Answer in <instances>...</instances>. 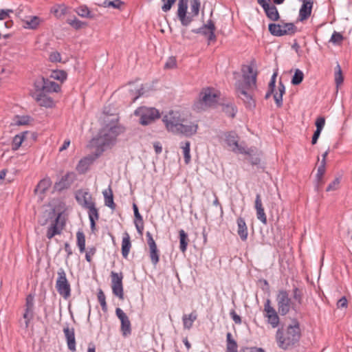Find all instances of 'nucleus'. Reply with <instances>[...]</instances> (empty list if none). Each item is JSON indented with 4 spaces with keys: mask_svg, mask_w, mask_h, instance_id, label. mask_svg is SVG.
<instances>
[{
    "mask_svg": "<svg viewBox=\"0 0 352 352\" xmlns=\"http://www.w3.org/2000/svg\"><path fill=\"white\" fill-rule=\"evenodd\" d=\"M124 132V128L117 122L107 124L98 133L97 138L92 140L96 147V157L104 151L111 148L116 142L117 137Z\"/></svg>",
    "mask_w": 352,
    "mask_h": 352,
    "instance_id": "nucleus-1",
    "label": "nucleus"
},
{
    "mask_svg": "<svg viewBox=\"0 0 352 352\" xmlns=\"http://www.w3.org/2000/svg\"><path fill=\"white\" fill-rule=\"evenodd\" d=\"M302 333L300 322L296 319H293L292 323L285 327L278 328L276 332L275 338L278 346L287 351L298 344Z\"/></svg>",
    "mask_w": 352,
    "mask_h": 352,
    "instance_id": "nucleus-2",
    "label": "nucleus"
},
{
    "mask_svg": "<svg viewBox=\"0 0 352 352\" xmlns=\"http://www.w3.org/2000/svg\"><path fill=\"white\" fill-rule=\"evenodd\" d=\"M248 73L243 71V80L236 82V91L238 96L244 102L246 107L252 108L255 107V102L252 98L251 91L256 87L257 72H254L252 66H247Z\"/></svg>",
    "mask_w": 352,
    "mask_h": 352,
    "instance_id": "nucleus-3",
    "label": "nucleus"
},
{
    "mask_svg": "<svg viewBox=\"0 0 352 352\" xmlns=\"http://www.w3.org/2000/svg\"><path fill=\"white\" fill-rule=\"evenodd\" d=\"M219 96L217 91L210 87L204 88L199 94V100L195 102L193 108L197 111L205 110L217 103Z\"/></svg>",
    "mask_w": 352,
    "mask_h": 352,
    "instance_id": "nucleus-4",
    "label": "nucleus"
},
{
    "mask_svg": "<svg viewBox=\"0 0 352 352\" xmlns=\"http://www.w3.org/2000/svg\"><path fill=\"white\" fill-rule=\"evenodd\" d=\"M135 115L140 117L139 122L143 126L150 124L160 116L159 111L155 108L145 107L137 109Z\"/></svg>",
    "mask_w": 352,
    "mask_h": 352,
    "instance_id": "nucleus-5",
    "label": "nucleus"
},
{
    "mask_svg": "<svg viewBox=\"0 0 352 352\" xmlns=\"http://www.w3.org/2000/svg\"><path fill=\"white\" fill-rule=\"evenodd\" d=\"M34 87L35 91L45 94L58 93L60 91V86L58 83L43 76L38 77L35 80Z\"/></svg>",
    "mask_w": 352,
    "mask_h": 352,
    "instance_id": "nucleus-6",
    "label": "nucleus"
},
{
    "mask_svg": "<svg viewBox=\"0 0 352 352\" xmlns=\"http://www.w3.org/2000/svg\"><path fill=\"white\" fill-rule=\"evenodd\" d=\"M58 278L56 283V288L58 294L64 298H68L71 295V287L67 280L66 274L63 268H60L57 272Z\"/></svg>",
    "mask_w": 352,
    "mask_h": 352,
    "instance_id": "nucleus-7",
    "label": "nucleus"
},
{
    "mask_svg": "<svg viewBox=\"0 0 352 352\" xmlns=\"http://www.w3.org/2000/svg\"><path fill=\"white\" fill-rule=\"evenodd\" d=\"M162 120L167 130L175 133L178 132V128L182 121H184V119L181 118L179 112L172 111L168 114L164 116Z\"/></svg>",
    "mask_w": 352,
    "mask_h": 352,
    "instance_id": "nucleus-8",
    "label": "nucleus"
},
{
    "mask_svg": "<svg viewBox=\"0 0 352 352\" xmlns=\"http://www.w3.org/2000/svg\"><path fill=\"white\" fill-rule=\"evenodd\" d=\"M278 313L281 316L287 315L290 310L292 300L286 290H279L276 296Z\"/></svg>",
    "mask_w": 352,
    "mask_h": 352,
    "instance_id": "nucleus-9",
    "label": "nucleus"
},
{
    "mask_svg": "<svg viewBox=\"0 0 352 352\" xmlns=\"http://www.w3.org/2000/svg\"><path fill=\"white\" fill-rule=\"evenodd\" d=\"M111 289L113 294L120 300L124 299V290L122 280L124 278L122 272H111Z\"/></svg>",
    "mask_w": 352,
    "mask_h": 352,
    "instance_id": "nucleus-10",
    "label": "nucleus"
},
{
    "mask_svg": "<svg viewBox=\"0 0 352 352\" xmlns=\"http://www.w3.org/2000/svg\"><path fill=\"white\" fill-rule=\"evenodd\" d=\"M45 214L47 215L48 219H52V224L48 228L46 236L49 239H52L55 235L61 233L62 228L58 227V223L60 219V214L56 215L54 210L50 211H45Z\"/></svg>",
    "mask_w": 352,
    "mask_h": 352,
    "instance_id": "nucleus-11",
    "label": "nucleus"
},
{
    "mask_svg": "<svg viewBox=\"0 0 352 352\" xmlns=\"http://www.w3.org/2000/svg\"><path fill=\"white\" fill-rule=\"evenodd\" d=\"M226 142L228 146L232 148V151L235 153L241 154L250 155V152H252V148L245 149V148L239 144V138L236 133L230 132L226 135Z\"/></svg>",
    "mask_w": 352,
    "mask_h": 352,
    "instance_id": "nucleus-12",
    "label": "nucleus"
},
{
    "mask_svg": "<svg viewBox=\"0 0 352 352\" xmlns=\"http://www.w3.org/2000/svg\"><path fill=\"white\" fill-rule=\"evenodd\" d=\"M265 317L272 328H276L280 322L279 316L275 309L271 306V300L267 299L264 304Z\"/></svg>",
    "mask_w": 352,
    "mask_h": 352,
    "instance_id": "nucleus-13",
    "label": "nucleus"
},
{
    "mask_svg": "<svg viewBox=\"0 0 352 352\" xmlns=\"http://www.w3.org/2000/svg\"><path fill=\"white\" fill-rule=\"evenodd\" d=\"M116 314L120 320V331L122 336L124 338L129 336L131 334L132 329L129 317L122 311V309L119 307L116 309Z\"/></svg>",
    "mask_w": 352,
    "mask_h": 352,
    "instance_id": "nucleus-14",
    "label": "nucleus"
},
{
    "mask_svg": "<svg viewBox=\"0 0 352 352\" xmlns=\"http://www.w3.org/2000/svg\"><path fill=\"white\" fill-rule=\"evenodd\" d=\"M32 98L36 101L40 107L52 108L54 106V101L47 94L36 91L32 94Z\"/></svg>",
    "mask_w": 352,
    "mask_h": 352,
    "instance_id": "nucleus-15",
    "label": "nucleus"
},
{
    "mask_svg": "<svg viewBox=\"0 0 352 352\" xmlns=\"http://www.w3.org/2000/svg\"><path fill=\"white\" fill-rule=\"evenodd\" d=\"M184 121H182L180 126L178 128V132H175V134H182L186 137H190L195 135L198 129V125L197 124L189 122L184 123Z\"/></svg>",
    "mask_w": 352,
    "mask_h": 352,
    "instance_id": "nucleus-16",
    "label": "nucleus"
},
{
    "mask_svg": "<svg viewBox=\"0 0 352 352\" xmlns=\"http://www.w3.org/2000/svg\"><path fill=\"white\" fill-rule=\"evenodd\" d=\"M75 179L76 175L74 173H67L61 178V179L58 182L56 183L55 187L58 190H62L63 189L68 188L69 187H70L71 184L74 182Z\"/></svg>",
    "mask_w": 352,
    "mask_h": 352,
    "instance_id": "nucleus-17",
    "label": "nucleus"
},
{
    "mask_svg": "<svg viewBox=\"0 0 352 352\" xmlns=\"http://www.w3.org/2000/svg\"><path fill=\"white\" fill-rule=\"evenodd\" d=\"M76 198L79 203L82 201V206L86 209L91 205L95 204V202L93 201L91 195L87 190H78Z\"/></svg>",
    "mask_w": 352,
    "mask_h": 352,
    "instance_id": "nucleus-18",
    "label": "nucleus"
},
{
    "mask_svg": "<svg viewBox=\"0 0 352 352\" xmlns=\"http://www.w3.org/2000/svg\"><path fill=\"white\" fill-rule=\"evenodd\" d=\"M63 332L67 340V347L72 352H75L76 348V339L74 328H69L68 326L63 328Z\"/></svg>",
    "mask_w": 352,
    "mask_h": 352,
    "instance_id": "nucleus-19",
    "label": "nucleus"
},
{
    "mask_svg": "<svg viewBox=\"0 0 352 352\" xmlns=\"http://www.w3.org/2000/svg\"><path fill=\"white\" fill-rule=\"evenodd\" d=\"M254 208L256 211V217L257 219L261 221L263 224H267V217L264 211V208L263 207L261 196L260 194H257L256 195V199L254 201Z\"/></svg>",
    "mask_w": 352,
    "mask_h": 352,
    "instance_id": "nucleus-20",
    "label": "nucleus"
},
{
    "mask_svg": "<svg viewBox=\"0 0 352 352\" xmlns=\"http://www.w3.org/2000/svg\"><path fill=\"white\" fill-rule=\"evenodd\" d=\"M302 5L299 11V21H303L307 19L311 13L313 1L311 0H301Z\"/></svg>",
    "mask_w": 352,
    "mask_h": 352,
    "instance_id": "nucleus-21",
    "label": "nucleus"
},
{
    "mask_svg": "<svg viewBox=\"0 0 352 352\" xmlns=\"http://www.w3.org/2000/svg\"><path fill=\"white\" fill-rule=\"evenodd\" d=\"M87 209L88 210V216L90 221V228L91 231L94 232L96 230V221L99 219L100 217L99 212L96 207V204L91 205Z\"/></svg>",
    "mask_w": 352,
    "mask_h": 352,
    "instance_id": "nucleus-22",
    "label": "nucleus"
},
{
    "mask_svg": "<svg viewBox=\"0 0 352 352\" xmlns=\"http://www.w3.org/2000/svg\"><path fill=\"white\" fill-rule=\"evenodd\" d=\"M237 234L243 241H245L248 236V226L243 217H239L236 220Z\"/></svg>",
    "mask_w": 352,
    "mask_h": 352,
    "instance_id": "nucleus-23",
    "label": "nucleus"
},
{
    "mask_svg": "<svg viewBox=\"0 0 352 352\" xmlns=\"http://www.w3.org/2000/svg\"><path fill=\"white\" fill-rule=\"evenodd\" d=\"M95 158L96 157L92 156H87L81 159L76 166L77 171L80 174L85 173L88 170L90 165L94 161Z\"/></svg>",
    "mask_w": 352,
    "mask_h": 352,
    "instance_id": "nucleus-24",
    "label": "nucleus"
},
{
    "mask_svg": "<svg viewBox=\"0 0 352 352\" xmlns=\"http://www.w3.org/2000/svg\"><path fill=\"white\" fill-rule=\"evenodd\" d=\"M131 248V243L130 240V236L128 232H125L123 234L122 241V255L124 258H126L130 249Z\"/></svg>",
    "mask_w": 352,
    "mask_h": 352,
    "instance_id": "nucleus-25",
    "label": "nucleus"
},
{
    "mask_svg": "<svg viewBox=\"0 0 352 352\" xmlns=\"http://www.w3.org/2000/svg\"><path fill=\"white\" fill-rule=\"evenodd\" d=\"M264 11L267 18L273 21H276L280 19V15L276 7L272 4H269L265 8Z\"/></svg>",
    "mask_w": 352,
    "mask_h": 352,
    "instance_id": "nucleus-26",
    "label": "nucleus"
},
{
    "mask_svg": "<svg viewBox=\"0 0 352 352\" xmlns=\"http://www.w3.org/2000/svg\"><path fill=\"white\" fill-rule=\"evenodd\" d=\"M197 318V314L195 311H192L190 314H184L182 317L184 328L190 329L192 327L194 321Z\"/></svg>",
    "mask_w": 352,
    "mask_h": 352,
    "instance_id": "nucleus-27",
    "label": "nucleus"
},
{
    "mask_svg": "<svg viewBox=\"0 0 352 352\" xmlns=\"http://www.w3.org/2000/svg\"><path fill=\"white\" fill-rule=\"evenodd\" d=\"M278 92L274 94V99L276 104L278 107H280L283 105V96L285 93V87L283 82L280 80L278 86Z\"/></svg>",
    "mask_w": 352,
    "mask_h": 352,
    "instance_id": "nucleus-28",
    "label": "nucleus"
},
{
    "mask_svg": "<svg viewBox=\"0 0 352 352\" xmlns=\"http://www.w3.org/2000/svg\"><path fill=\"white\" fill-rule=\"evenodd\" d=\"M52 182L50 179L45 178L41 179L37 184L34 192L36 193L44 194L51 186Z\"/></svg>",
    "mask_w": 352,
    "mask_h": 352,
    "instance_id": "nucleus-29",
    "label": "nucleus"
},
{
    "mask_svg": "<svg viewBox=\"0 0 352 352\" xmlns=\"http://www.w3.org/2000/svg\"><path fill=\"white\" fill-rule=\"evenodd\" d=\"M102 193L104 198L105 206H108L113 210H115L116 208V204L113 201V195L111 188L109 187L108 190H106L103 191Z\"/></svg>",
    "mask_w": 352,
    "mask_h": 352,
    "instance_id": "nucleus-30",
    "label": "nucleus"
},
{
    "mask_svg": "<svg viewBox=\"0 0 352 352\" xmlns=\"http://www.w3.org/2000/svg\"><path fill=\"white\" fill-rule=\"evenodd\" d=\"M226 342V352H238L237 343L232 338V336L230 332L227 333Z\"/></svg>",
    "mask_w": 352,
    "mask_h": 352,
    "instance_id": "nucleus-31",
    "label": "nucleus"
},
{
    "mask_svg": "<svg viewBox=\"0 0 352 352\" xmlns=\"http://www.w3.org/2000/svg\"><path fill=\"white\" fill-rule=\"evenodd\" d=\"M68 7H67L65 4H59L53 7L52 12L54 13L56 18L60 19L68 13Z\"/></svg>",
    "mask_w": 352,
    "mask_h": 352,
    "instance_id": "nucleus-32",
    "label": "nucleus"
},
{
    "mask_svg": "<svg viewBox=\"0 0 352 352\" xmlns=\"http://www.w3.org/2000/svg\"><path fill=\"white\" fill-rule=\"evenodd\" d=\"M179 250L182 252H186L187 250V246L189 242L188 234L185 232L184 230H180L179 231Z\"/></svg>",
    "mask_w": 352,
    "mask_h": 352,
    "instance_id": "nucleus-33",
    "label": "nucleus"
},
{
    "mask_svg": "<svg viewBox=\"0 0 352 352\" xmlns=\"http://www.w3.org/2000/svg\"><path fill=\"white\" fill-rule=\"evenodd\" d=\"M326 164H324V160H321L320 164L318 168L316 174L317 186L316 188L318 189L320 186L323 184L322 177L325 173Z\"/></svg>",
    "mask_w": 352,
    "mask_h": 352,
    "instance_id": "nucleus-34",
    "label": "nucleus"
},
{
    "mask_svg": "<svg viewBox=\"0 0 352 352\" xmlns=\"http://www.w3.org/2000/svg\"><path fill=\"white\" fill-rule=\"evenodd\" d=\"M27 133H28L27 131L23 132L20 134L16 135L14 137L12 143V149L13 151H16L19 148V147L21 146L22 142H23V140L25 139V136L26 135Z\"/></svg>",
    "mask_w": 352,
    "mask_h": 352,
    "instance_id": "nucleus-35",
    "label": "nucleus"
},
{
    "mask_svg": "<svg viewBox=\"0 0 352 352\" xmlns=\"http://www.w3.org/2000/svg\"><path fill=\"white\" fill-rule=\"evenodd\" d=\"M268 30L270 34L275 36H284V33L282 29V25L277 23H270L268 25Z\"/></svg>",
    "mask_w": 352,
    "mask_h": 352,
    "instance_id": "nucleus-36",
    "label": "nucleus"
},
{
    "mask_svg": "<svg viewBox=\"0 0 352 352\" xmlns=\"http://www.w3.org/2000/svg\"><path fill=\"white\" fill-rule=\"evenodd\" d=\"M149 248V257L153 265H156L160 261V250L157 245Z\"/></svg>",
    "mask_w": 352,
    "mask_h": 352,
    "instance_id": "nucleus-37",
    "label": "nucleus"
},
{
    "mask_svg": "<svg viewBox=\"0 0 352 352\" xmlns=\"http://www.w3.org/2000/svg\"><path fill=\"white\" fill-rule=\"evenodd\" d=\"M335 83L336 85L337 89H338L339 86L342 84L344 81V77L342 75V72L341 67L338 63H337V65L335 67Z\"/></svg>",
    "mask_w": 352,
    "mask_h": 352,
    "instance_id": "nucleus-38",
    "label": "nucleus"
},
{
    "mask_svg": "<svg viewBox=\"0 0 352 352\" xmlns=\"http://www.w3.org/2000/svg\"><path fill=\"white\" fill-rule=\"evenodd\" d=\"M77 245L80 253L85 252V236L82 231H78L76 233Z\"/></svg>",
    "mask_w": 352,
    "mask_h": 352,
    "instance_id": "nucleus-39",
    "label": "nucleus"
},
{
    "mask_svg": "<svg viewBox=\"0 0 352 352\" xmlns=\"http://www.w3.org/2000/svg\"><path fill=\"white\" fill-rule=\"evenodd\" d=\"M76 13L81 17L92 19L94 15L87 6H80L76 10Z\"/></svg>",
    "mask_w": 352,
    "mask_h": 352,
    "instance_id": "nucleus-40",
    "label": "nucleus"
},
{
    "mask_svg": "<svg viewBox=\"0 0 352 352\" xmlns=\"http://www.w3.org/2000/svg\"><path fill=\"white\" fill-rule=\"evenodd\" d=\"M303 78H304L303 72L300 69H296L295 70L294 74L292 78L291 82L293 85H298L302 82V81L303 80Z\"/></svg>",
    "mask_w": 352,
    "mask_h": 352,
    "instance_id": "nucleus-41",
    "label": "nucleus"
},
{
    "mask_svg": "<svg viewBox=\"0 0 352 352\" xmlns=\"http://www.w3.org/2000/svg\"><path fill=\"white\" fill-rule=\"evenodd\" d=\"M204 26L208 29L209 30V36L208 41H214L216 40V35L214 34V31L216 30L214 22L212 20L208 21L207 24L204 25Z\"/></svg>",
    "mask_w": 352,
    "mask_h": 352,
    "instance_id": "nucleus-42",
    "label": "nucleus"
},
{
    "mask_svg": "<svg viewBox=\"0 0 352 352\" xmlns=\"http://www.w3.org/2000/svg\"><path fill=\"white\" fill-rule=\"evenodd\" d=\"M284 35H292L296 32V27L292 23H283L282 24Z\"/></svg>",
    "mask_w": 352,
    "mask_h": 352,
    "instance_id": "nucleus-43",
    "label": "nucleus"
},
{
    "mask_svg": "<svg viewBox=\"0 0 352 352\" xmlns=\"http://www.w3.org/2000/svg\"><path fill=\"white\" fill-rule=\"evenodd\" d=\"M50 77L55 80L63 82L67 78V73L63 70H54L52 72Z\"/></svg>",
    "mask_w": 352,
    "mask_h": 352,
    "instance_id": "nucleus-44",
    "label": "nucleus"
},
{
    "mask_svg": "<svg viewBox=\"0 0 352 352\" xmlns=\"http://www.w3.org/2000/svg\"><path fill=\"white\" fill-rule=\"evenodd\" d=\"M190 143L188 141L185 142L184 145L181 146L183 149L184 161L186 164H188L190 161Z\"/></svg>",
    "mask_w": 352,
    "mask_h": 352,
    "instance_id": "nucleus-45",
    "label": "nucleus"
},
{
    "mask_svg": "<svg viewBox=\"0 0 352 352\" xmlns=\"http://www.w3.org/2000/svg\"><path fill=\"white\" fill-rule=\"evenodd\" d=\"M188 0H179L177 16L187 14Z\"/></svg>",
    "mask_w": 352,
    "mask_h": 352,
    "instance_id": "nucleus-46",
    "label": "nucleus"
},
{
    "mask_svg": "<svg viewBox=\"0 0 352 352\" xmlns=\"http://www.w3.org/2000/svg\"><path fill=\"white\" fill-rule=\"evenodd\" d=\"M98 302H100L102 310L104 312L107 311V305L106 302V297L102 289H99L98 294H97Z\"/></svg>",
    "mask_w": 352,
    "mask_h": 352,
    "instance_id": "nucleus-47",
    "label": "nucleus"
},
{
    "mask_svg": "<svg viewBox=\"0 0 352 352\" xmlns=\"http://www.w3.org/2000/svg\"><path fill=\"white\" fill-rule=\"evenodd\" d=\"M23 317L25 319V328H28L29 326L30 322L34 318V309H25V312L23 315Z\"/></svg>",
    "mask_w": 352,
    "mask_h": 352,
    "instance_id": "nucleus-48",
    "label": "nucleus"
},
{
    "mask_svg": "<svg viewBox=\"0 0 352 352\" xmlns=\"http://www.w3.org/2000/svg\"><path fill=\"white\" fill-rule=\"evenodd\" d=\"M303 298V293L302 289L297 287H294L293 289V298L297 301L298 304H302Z\"/></svg>",
    "mask_w": 352,
    "mask_h": 352,
    "instance_id": "nucleus-49",
    "label": "nucleus"
},
{
    "mask_svg": "<svg viewBox=\"0 0 352 352\" xmlns=\"http://www.w3.org/2000/svg\"><path fill=\"white\" fill-rule=\"evenodd\" d=\"M122 4V2L120 0H104L102 3V5L105 8L112 7L113 8H119Z\"/></svg>",
    "mask_w": 352,
    "mask_h": 352,
    "instance_id": "nucleus-50",
    "label": "nucleus"
},
{
    "mask_svg": "<svg viewBox=\"0 0 352 352\" xmlns=\"http://www.w3.org/2000/svg\"><path fill=\"white\" fill-rule=\"evenodd\" d=\"M41 22V19L38 16H32L29 21H26L28 28L36 29Z\"/></svg>",
    "mask_w": 352,
    "mask_h": 352,
    "instance_id": "nucleus-51",
    "label": "nucleus"
},
{
    "mask_svg": "<svg viewBox=\"0 0 352 352\" xmlns=\"http://www.w3.org/2000/svg\"><path fill=\"white\" fill-rule=\"evenodd\" d=\"M194 16L187 15V14L177 16L178 19H179L181 23L184 26H188L190 25V23L192 21Z\"/></svg>",
    "mask_w": 352,
    "mask_h": 352,
    "instance_id": "nucleus-52",
    "label": "nucleus"
},
{
    "mask_svg": "<svg viewBox=\"0 0 352 352\" xmlns=\"http://www.w3.org/2000/svg\"><path fill=\"white\" fill-rule=\"evenodd\" d=\"M251 148L253 150V151L250 152V155H248L249 156V161L252 165H258L261 162V159L258 155L256 154V149L252 148Z\"/></svg>",
    "mask_w": 352,
    "mask_h": 352,
    "instance_id": "nucleus-53",
    "label": "nucleus"
},
{
    "mask_svg": "<svg viewBox=\"0 0 352 352\" xmlns=\"http://www.w3.org/2000/svg\"><path fill=\"white\" fill-rule=\"evenodd\" d=\"M200 8L199 0H191L190 9L192 16H197L199 14Z\"/></svg>",
    "mask_w": 352,
    "mask_h": 352,
    "instance_id": "nucleus-54",
    "label": "nucleus"
},
{
    "mask_svg": "<svg viewBox=\"0 0 352 352\" xmlns=\"http://www.w3.org/2000/svg\"><path fill=\"white\" fill-rule=\"evenodd\" d=\"M223 111L230 118H234L236 112L234 107L230 104L223 105Z\"/></svg>",
    "mask_w": 352,
    "mask_h": 352,
    "instance_id": "nucleus-55",
    "label": "nucleus"
},
{
    "mask_svg": "<svg viewBox=\"0 0 352 352\" xmlns=\"http://www.w3.org/2000/svg\"><path fill=\"white\" fill-rule=\"evenodd\" d=\"M67 22L76 30L80 29L83 27V25H85V23L80 21L76 18H75L74 19H68Z\"/></svg>",
    "mask_w": 352,
    "mask_h": 352,
    "instance_id": "nucleus-56",
    "label": "nucleus"
},
{
    "mask_svg": "<svg viewBox=\"0 0 352 352\" xmlns=\"http://www.w3.org/2000/svg\"><path fill=\"white\" fill-rule=\"evenodd\" d=\"M343 36L340 32L335 31L331 35L330 42H332L334 44H340L343 41Z\"/></svg>",
    "mask_w": 352,
    "mask_h": 352,
    "instance_id": "nucleus-57",
    "label": "nucleus"
},
{
    "mask_svg": "<svg viewBox=\"0 0 352 352\" xmlns=\"http://www.w3.org/2000/svg\"><path fill=\"white\" fill-rule=\"evenodd\" d=\"M177 0H162L163 5L162 10L164 12H168Z\"/></svg>",
    "mask_w": 352,
    "mask_h": 352,
    "instance_id": "nucleus-58",
    "label": "nucleus"
},
{
    "mask_svg": "<svg viewBox=\"0 0 352 352\" xmlns=\"http://www.w3.org/2000/svg\"><path fill=\"white\" fill-rule=\"evenodd\" d=\"M96 252V248L94 246L88 248L87 251L85 253V259L87 262L91 263L92 261L91 256H94Z\"/></svg>",
    "mask_w": 352,
    "mask_h": 352,
    "instance_id": "nucleus-59",
    "label": "nucleus"
},
{
    "mask_svg": "<svg viewBox=\"0 0 352 352\" xmlns=\"http://www.w3.org/2000/svg\"><path fill=\"white\" fill-rule=\"evenodd\" d=\"M34 296L32 294H28L25 298V309H34Z\"/></svg>",
    "mask_w": 352,
    "mask_h": 352,
    "instance_id": "nucleus-60",
    "label": "nucleus"
},
{
    "mask_svg": "<svg viewBox=\"0 0 352 352\" xmlns=\"http://www.w3.org/2000/svg\"><path fill=\"white\" fill-rule=\"evenodd\" d=\"M340 183V179L338 177L336 178L331 183H330L329 184L326 190L331 191V190H337L339 187Z\"/></svg>",
    "mask_w": 352,
    "mask_h": 352,
    "instance_id": "nucleus-61",
    "label": "nucleus"
},
{
    "mask_svg": "<svg viewBox=\"0 0 352 352\" xmlns=\"http://www.w3.org/2000/svg\"><path fill=\"white\" fill-rule=\"evenodd\" d=\"M30 118L29 116H17L16 124L19 126L28 124Z\"/></svg>",
    "mask_w": 352,
    "mask_h": 352,
    "instance_id": "nucleus-62",
    "label": "nucleus"
},
{
    "mask_svg": "<svg viewBox=\"0 0 352 352\" xmlns=\"http://www.w3.org/2000/svg\"><path fill=\"white\" fill-rule=\"evenodd\" d=\"M49 59L52 63L60 62V54L58 52H53L50 54Z\"/></svg>",
    "mask_w": 352,
    "mask_h": 352,
    "instance_id": "nucleus-63",
    "label": "nucleus"
},
{
    "mask_svg": "<svg viewBox=\"0 0 352 352\" xmlns=\"http://www.w3.org/2000/svg\"><path fill=\"white\" fill-rule=\"evenodd\" d=\"M316 129L321 131L322 130L325 124V119L324 117H318L315 122Z\"/></svg>",
    "mask_w": 352,
    "mask_h": 352,
    "instance_id": "nucleus-64",
    "label": "nucleus"
}]
</instances>
